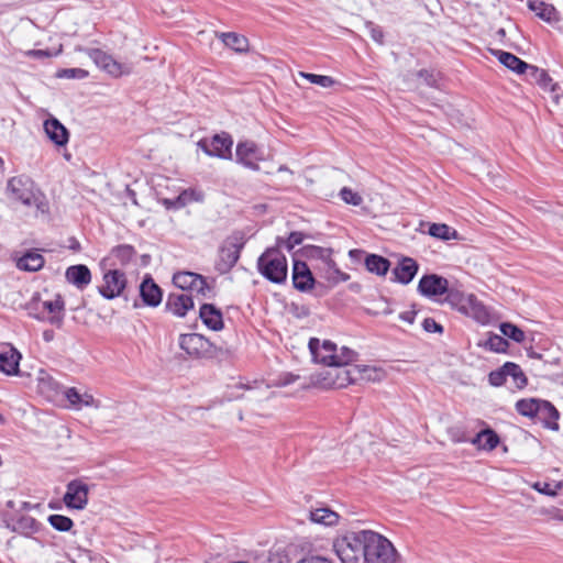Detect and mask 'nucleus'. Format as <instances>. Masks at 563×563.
Wrapping results in <instances>:
<instances>
[{
    "instance_id": "nucleus-1",
    "label": "nucleus",
    "mask_w": 563,
    "mask_h": 563,
    "mask_svg": "<svg viewBox=\"0 0 563 563\" xmlns=\"http://www.w3.org/2000/svg\"><path fill=\"white\" fill-rule=\"evenodd\" d=\"M355 358V352L324 340L319 352V389L343 388L354 383L353 372L346 366Z\"/></svg>"
},
{
    "instance_id": "nucleus-2",
    "label": "nucleus",
    "mask_w": 563,
    "mask_h": 563,
    "mask_svg": "<svg viewBox=\"0 0 563 563\" xmlns=\"http://www.w3.org/2000/svg\"><path fill=\"white\" fill-rule=\"evenodd\" d=\"M368 530L349 532L341 539H334L333 551L342 563H358L364 558Z\"/></svg>"
},
{
    "instance_id": "nucleus-3",
    "label": "nucleus",
    "mask_w": 563,
    "mask_h": 563,
    "mask_svg": "<svg viewBox=\"0 0 563 563\" xmlns=\"http://www.w3.org/2000/svg\"><path fill=\"white\" fill-rule=\"evenodd\" d=\"M258 272L269 282L282 284L287 278V260L279 247L267 249L257 260Z\"/></svg>"
},
{
    "instance_id": "nucleus-4",
    "label": "nucleus",
    "mask_w": 563,
    "mask_h": 563,
    "mask_svg": "<svg viewBox=\"0 0 563 563\" xmlns=\"http://www.w3.org/2000/svg\"><path fill=\"white\" fill-rule=\"evenodd\" d=\"M364 560L366 563H395L397 551L389 540L372 530L367 532Z\"/></svg>"
},
{
    "instance_id": "nucleus-5",
    "label": "nucleus",
    "mask_w": 563,
    "mask_h": 563,
    "mask_svg": "<svg viewBox=\"0 0 563 563\" xmlns=\"http://www.w3.org/2000/svg\"><path fill=\"white\" fill-rule=\"evenodd\" d=\"M5 194L13 202L31 207L38 201V190L34 181L25 175L11 177L7 181Z\"/></svg>"
},
{
    "instance_id": "nucleus-6",
    "label": "nucleus",
    "mask_w": 563,
    "mask_h": 563,
    "mask_svg": "<svg viewBox=\"0 0 563 563\" xmlns=\"http://www.w3.org/2000/svg\"><path fill=\"white\" fill-rule=\"evenodd\" d=\"M179 346L189 356L196 358H213L218 354V347L199 333L181 334Z\"/></svg>"
},
{
    "instance_id": "nucleus-7",
    "label": "nucleus",
    "mask_w": 563,
    "mask_h": 563,
    "mask_svg": "<svg viewBox=\"0 0 563 563\" xmlns=\"http://www.w3.org/2000/svg\"><path fill=\"white\" fill-rule=\"evenodd\" d=\"M243 246L242 236L238 234L229 236L219 249L216 271L220 274L229 273L239 261Z\"/></svg>"
},
{
    "instance_id": "nucleus-8",
    "label": "nucleus",
    "mask_w": 563,
    "mask_h": 563,
    "mask_svg": "<svg viewBox=\"0 0 563 563\" xmlns=\"http://www.w3.org/2000/svg\"><path fill=\"white\" fill-rule=\"evenodd\" d=\"M85 52L92 59L98 68L110 76L118 78L132 73V65L117 62L111 55L99 48H87Z\"/></svg>"
},
{
    "instance_id": "nucleus-9",
    "label": "nucleus",
    "mask_w": 563,
    "mask_h": 563,
    "mask_svg": "<svg viewBox=\"0 0 563 563\" xmlns=\"http://www.w3.org/2000/svg\"><path fill=\"white\" fill-rule=\"evenodd\" d=\"M102 279L103 283L98 287V291L108 300L120 297L128 283L125 273L117 268L104 269Z\"/></svg>"
},
{
    "instance_id": "nucleus-10",
    "label": "nucleus",
    "mask_w": 563,
    "mask_h": 563,
    "mask_svg": "<svg viewBox=\"0 0 563 563\" xmlns=\"http://www.w3.org/2000/svg\"><path fill=\"white\" fill-rule=\"evenodd\" d=\"M233 141L227 133L216 134L212 139H202L198 146L209 156L229 158Z\"/></svg>"
},
{
    "instance_id": "nucleus-11",
    "label": "nucleus",
    "mask_w": 563,
    "mask_h": 563,
    "mask_svg": "<svg viewBox=\"0 0 563 563\" xmlns=\"http://www.w3.org/2000/svg\"><path fill=\"white\" fill-rule=\"evenodd\" d=\"M42 312L33 314L40 321H47L57 328H60L64 322L65 302L60 295H56L54 300H45L41 302Z\"/></svg>"
},
{
    "instance_id": "nucleus-12",
    "label": "nucleus",
    "mask_w": 563,
    "mask_h": 563,
    "mask_svg": "<svg viewBox=\"0 0 563 563\" xmlns=\"http://www.w3.org/2000/svg\"><path fill=\"white\" fill-rule=\"evenodd\" d=\"M89 487L80 479H74L67 484L64 503L68 508L84 509L88 504Z\"/></svg>"
},
{
    "instance_id": "nucleus-13",
    "label": "nucleus",
    "mask_w": 563,
    "mask_h": 563,
    "mask_svg": "<svg viewBox=\"0 0 563 563\" xmlns=\"http://www.w3.org/2000/svg\"><path fill=\"white\" fill-rule=\"evenodd\" d=\"M333 247L331 245L320 246L319 245V258L325 264L322 277L328 280L329 286H334L340 282H346L350 279V275L340 271L335 263L331 260Z\"/></svg>"
},
{
    "instance_id": "nucleus-14",
    "label": "nucleus",
    "mask_w": 563,
    "mask_h": 563,
    "mask_svg": "<svg viewBox=\"0 0 563 563\" xmlns=\"http://www.w3.org/2000/svg\"><path fill=\"white\" fill-rule=\"evenodd\" d=\"M235 155L238 163L253 170L258 169V162L263 159V153L256 144L251 141L239 143Z\"/></svg>"
},
{
    "instance_id": "nucleus-15",
    "label": "nucleus",
    "mask_w": 563,
    "mask_h": 563,
    "mask_svg": "<svg viewBox=\"0 0 563 563\" xmlns=\"http://www.w3.org/2000/svg\"><path fill=\"white\" fill-rule=\"evenodd\" d=\"M448 279L435 275H424L420 278L418 284V291L426 297H437L444 295L448 291Z\"/></svg>"
},
{
    "instance_id": "nucleus-16",
    "label": "nucleus",
    "mask_w": 563,
    "mask_h": 563,
    "mask_svg": "<svg viewBox=\"0 0 563 563\" xmlns=\"http://www.w3.org/2000/svg\"><path fill=\"white\" fill-rule=\"evenodd\" d=\"M20 352L9 343L0 344V371L5 375H19Z\"/></svg>"
},
{
    "instance_id": "nucleus-17",
    "label": "nucleus",
    "mask_w": 563,
    "mask_h": 563,
    "mask_svg": "<svg viewBox=\"0 0 563 563\" xmlns=\"http://www.w3.org/2000/svg\"><path fill=\"white\" fill-rule=\"evenodd\" d=\"M165 307L174 316L183 318L194 308V300L185 292H172L166 299Z\"/></svg>"
},
{
    "instance_id": "nucleus-18",
    "label": "nucleus",
    "mask_w": 563,
    "mask_h": 563,
    "mask_svg": "<svg viewBox=\"0 0 563 563\" xmlns=\"http://www.w3.org/2000/svg\"><path fill=\"white\" fill-rule=\"evenodd\" d=\"M199 318L202 323L212 331H220L224 327L221 310L212 303L201 305L199 309Z\"/></svg>"
},
{
    "instance_id": "nucleus-19",
    "label": "nucleus",
    "mask_w": 563,
    "mask_h": 563,
    "mask_svg": "<svg viewBox=\"0 0 563 563\" xmlns=\"http://www.w3.org/2000/svg\"><path fill=\"white\" fill-rule=\"evenodd\" d=\"M292 284L296 289L301 291L312 288L314 278L306 263L295 261L292 267Z\"/></svg>"
},
{
    "instance_id": "nucleus-20",
    "label": "nucleus",
    "mask_w": 563,
    "mask_h": 563,
    "mask_svg": "<svg viewBox=\"0 0 563 563\" xmlns=\"http://www.w3.org/2000/svg\"><path fill=\"white\" fill-rule=\"evenodd\" d=\"M65 278L68 283L82 290L91 283V273L86 265H73L66 269Z\"/></svg>"
},
{
    "instance_id": "nucleus-21",
    "label": "nucleus",
    "mask_w": 563,
    "mask_h": 563,
    "mask_svg": "<svg viewBox=\"0 0 563 563\" xmlns=\"http://www.w3.org/2000/svg\"><path fill=\"white\" fill-rule=\"evenodd\" d=\"M64 395L66 399L69 401L70 406L77 410H80L82 407H100V401L96 400L91 394H80L78 389L75 387L66 388Z\"/></svg>"
},
{
    "instance_id": "nucleus-22",
    "label": "nucleus",
    "mask_w": 563,
    "mask_h": 563,
    "mask_svg": "<svg viewBox=\"0 0 563 563\" xmlns=\"http://www.w3.org/2000/svg\"><path fill=\"white\" fill-rule=\"evenodd\" d=\"M44 131L47 137L58 146H63L68 142L67 129L56 119L49 118L44 122Z\"/></svg>"
},
{
    "instance_id": "nucleus-23",
    "label": "nucleus",
    "mask_w": 563,
    "mask_h": 563,
    "mask_svg": "<svg viewBox=\"0 0 563 563\" xmlns=\"http://www.w3.org/2000/svg\"><path fill=\"white\" fill-rule=\"evenodd\" d=\"M418 272V264L411 257H404L394 268L395 280L404 285L409 284Z\"/></svg>"
},
{
    "instance_id": "nucleus-24",
    "label": "nucleus",
    "mask_w": 563,
    "mask_h": 563,
    "mask_svg": "<svg viewBox=\"0 0 563 563\" xmlns=\"http://www.w3.org/2000/svg\"><path fill=\"white\" fill-rule=\"evenodd\" d=\"M560 418V413L558 409L548 400H541L537 419L543 423V426L551 430H558L559 423L558 420Z\"/></svg>"
},
{
    "instance_id": "nucleus-25",
    "label": "nucleus",
    "mask_w": 563,
    "mask_h": 563,
    "mask_svg": "<svg viewBox=\"0 0 563 563\" xmlns=\"http://www.w3.org/2000/svg\"><path fill=\"white\" fill-rule=\"evenodd\" d=\"M140 295L143 302L156 307L162 301V290L151 277L145 278L140 285Z\"/></svg>"
},
{
    "instance_id": "nucleus-26",
    "label": "nucleus",
    "mask_w": 563,
    "mask_h": 563,
    "mask_svg": "<svg viewBox=\"0 0 563 563\" xmlns=\"http://www.w3.org/2000/svg\"><path fill=\"white\" fill-rule=\"evenodd\" d=\"M494 55L497 57L500 64L518 75H526L528 68L530 67V64L526 63L509 52L495 51Z\"/></svg>"
},
{
    "instance_id": "nucleus-27",
    "label": "nucleus",
    "mask_w": 563,
    "mask_h": 563,
    "mask_svg": "<svg viewBox=\"0 0 563 563\" xmlns=\"http://www.w3.org/2000/svg\"><path fill=\"white\" fill-rule=\"evenodd\" d=\"M44 257L36 251H30L16 261V267L21 271L37 272L44 266Z\"/></svg>"
},
{
    "instance_id": "nucleus-28",
    "label": "nucleus",
    "mask_w": 563,
    "mask_h": 563,
    "mask_svg": "<svg viewBox=\"0 0 563 563\" xmlns=\"http://www.w3.org/2000/svg\"><path fill=\"white\" fill-rule=\"evenodd\" d=\"M219 38L225 46L234 49L238 53H244L249 49V41L245 36L234 32L220 33Z\"/></svg>"
},
{
    "instance_id": "nucleus-29",
    "label": "nucleus",
    "mask_w": 563,
    "mask_h": 563,
    "mask_svg": "<svg viewBox=\"0 0 563 563\" xmlns=\"http://www.w3.org/2000/svg\"><path fill=\"white\" fill-rule=\"evenodd\" d=\"M351 371L353 372L355 380L364 379L367 382H380L386 375L383 369L373 366H354Z\"/></svg>"
},
{
    "instance_id": "nucleus-30",
    "label": "nucleus",
    "mask_w": 563,
    "mask_h": 563,
    "mask_svg": "<svg viewBox=\"0 0 563 563\" xmlns=\"http://www.w3.org/2000/svg\"><path fill=\"white\" fill-rule=\"evenodd\" d=\"M341 516L327 505L319 504V529L321 527L334 529L340 523Z\"/></svg>"
},
{
    "instance_id": "nucleus-31",
    "label": "nucleus",
    "mask_w": 563,
    "mask_h": 563,
    "mask_svg": "<svg viewBox=\"0 0 563 563\" xmlns=\"http://www.w3.org/2000/svg\"><path fill=\"white\" fill-rule=\"evenodd\" d=\"M526 78L531 82H536L540 85L544 89H550L552 91V86L554 85L552 78L548 75L544 69H540L537 66L530 65L526 73Z\"/></svg>"
},
{
    "instance_id": "nucleus-32",
    "label": "nucleus",
    "mask_w": 563,
    "mask_h": 563,
    "mask_svg": "<svg viewBox=\"0 0 563 563\" xmlns=\"http://www.w3.org/2000/svg\"><path fill=\"white\" fill-rule=\"evenodd\" d=\"M365 266L371 273L383 276L387 274L390 263L387 258L380 255L369 254L365 257Z\"/></svg>"
},
{
    "instance_id": "nucleus-33",
    "label": "nucleus",
    "mask_w": 563,
    "mask_h": 563,
    "mask_svg": "<svg viewBox=\"0 0 563 563\" xmlns=\"http://www.w3.org/2000/svg\"><path fill=\"white\" fill-rule=\"evenodd\" d=\"M472 443L476 444L479 449L490 451L498 445L499 438L493 430L486 429L477 433Z\"/></svg>"
},
{
    "instance_id": "nucleus-34",
    "label": "nucleus",
    "mask_w": 563,
    "mask_h": 563,
    "mask_svg": "<svg viewBox=\"0 0 563 563\" xmlns=\"http://www.w3.org/2000/svg\"><path fill=\"white\" fill-rule=\"evenodd\" d=\"M428 233L437 239H440L442 241H449L457 239V232L450 225L445 223H432L429 227Z\"/></svg>"
},
{
    "instance_id": "nucleus-35",
    "label": "nucleus",
    "mask_w": 563,
    "mask_h": 563,
    "mask_svg": "<svg viewBox=\"0 0 563 563\" xmlns=\"http://www.w3.org/2000/svg\"><path fill=\"white\" fill-rule=\"evenodd\" d=\"M541 400L542 399H538V398L520 399L516 402V410L525 417L537 419V413H538V409H539Z\"/></svg>"
},
{
    "instance_id": "nucleus-36",
    "label": "nucleus",
    "mask_w": 563,
    "mask_h": 563,
    "mask_svg": "<svg viewBox=\"0 0 563 563\" xmlns=\"http://www.w3.org/2000/svg\"><path fill=\"white\" fill-rule=\"evenodd\" d=\"M134 255L135 250L129 244L118 245L111 251V258L114 260V265H126L131 262Z\"/></svg>"
},
{
    "instance_id": "nucleus-37",
    "label": "nucleus",
    "mask_w": 563,
    "mask_h": 563,
    "mask_svg": "<svg viewBox=\"0 0 563 563\" xmlns=\"http://www.w3.org/2000/svg\"><path fill=\"white\" fill-rule=\"evenodd\" d=\"M528 7L531 11L536 12V14L544 21H551L555 13V9L553 8V5L540 0H529Z\"/></svg>"
},
{
    "instance_id": "nucleus-38",
    "label": "nucleus",
    "mask_w": 563,
    "mask_h": 563,
    "mask_svg": "<svg viewBox=\"0 0 563 563\" xmlns=\"http://www.w3.org/2000/svg\"><path fill=\"white\" fill-rule=\"evenodd\" d=\"M505 369H508L507 376L511 377L515 387H517L519 389L526 387L528 380H527L525 373L522 372V369L520 368V366L518 364L512 363V362H507V363H505Z\"/></svg>"
},
{
    "instance_id": "nucleus-39",
    "label": "nucleus",
    "mask_w": 563,
    "mask_h": 563,
    "mask_svg": "<svg viewBox=\"0 0 563 563\" xmlns=\"http://www.w3.org/2000/svg\"><path fill=\"white\" fill-rule=\"evenodd\" d=\"M37 529H38L37 521L30 516H23V517L19 518L13 526L14 531H18L24 536H30V534L36 532Z\"/></svg>"
},
{
    "instance_id": "nucleus-40",
    "label": "nucleus",
    "mask_w": 563,
    "mask_h": 563,
    "mask_svg": "<svg viewBox=\"0 0 563 563\" xmlns=\"http://www.w3.org/2000/svg\"><path fill=\"white\" fill-rule=\"evenodd\" d=\"M483 346L492 352L501 353L506 352L507 347L509 346V343L504 336L495 333H489L488 338L483 343Z\"/></svg>"
},
{
    "instance_id": "nucleus-41",
    "label": "nucleus",
    "mask_w": 563,
    "mask_h": 563,
    "mask_svg": "<svg viewBox=\"0 0 563 563\" xmlns=\"http://www.w3.org/2000/svg\"><path fill=\"white\" fill-rule=\"evenodd\" d=\"M198 274L194 272H178L173 276V283L176 287L184 290H189L192 283L197 279Z\"/></svg>"
},
{
    "instance_id": "nucleus-42",
    "label": "nucleus",
    "mask_w": 563,
    "mask_h": 563,
    "mask_svg": "<svg viewBox=\"0 0 563 563\" xmlns=\"http://www.w3.org/2000/svg\"><path fill=\"white\" fill-rule=\"evenodd\" d=\"M499 330L504 336H507L517 343H521L526 339L525 332L520 328L510 322L500 323Z\"/></svg>"
},
{
    "instance_id": "nucleus-43",
    "label": "nucleus",
    "mask_w": 563,
    "mask_h": 563,
    "mask_svg": "<svg viewBox=\"0 0 563 563\" xmlns=\"http://www.w3.org/2000/svg\"><path fill=\"white\" fill-rule=\"evenodd\" d=\"M189 291L195 292L203 298H210L212 287L209 285L206 277L198 274L197 279L192 283Z\"/></svg>"
},
{
    "instance_id": "nucleus-44",
    "label": "nucleus",
    "mask_w": 563,
    "mask_h": 563,
    "mask_svg": "<svg viewBox=\"0 0 563 563\" xmlns=\"http://www.w3.org/2000/svg\"><path fill=\"white\" fill-rule=\"evenodd\" d=\"M48 522L54 529L62 532L69 531L74 526L73 520L63 515H51Z\"/></svg>"
},
{
    "instance_id": "nucleus-45",
    "label": "nucleus",
    "mask_w": 563,
    "mask_h": 563,
    "mask_svg": "<svg viewBox=\"0 0 563 563\" xmlns=\"http://www.w3.org/2000/svg\"><path fill=\"white\" fill-rule=\"evenodd\" d=\"M340 197L342 200L352 206H360L363 202V198L358 192L353 191L351 188L343 187L340 190Z\"/></svg>"
},
{
    "instance_id": "nucleus-46",
    "label": "nucleus",
    "mask_w": 563,
    "mask_h": 563,
    "mask_svg": "<svg viewBox=\"0 0 563 563\" xmlns=\"http://www.w3.org/2000/svg\"><path fill=\"white\" fill-rule=\"evenodd\" d=\"M416 76L423 79L427 86L439 88V73H435L434 70L421 69L416 73Z\"/></svg>"
},
{
    "instance_id": "nucleus-47",
    "label": "nucleus",
    "mask_w": 563,
    "mask_h": 563,
    "mask_svg": "<svg viewBox=\"0 0 563 563\" xmlns=\"http://www.w3.org/2000/svg\"><path fill=\"white\" fill-rule=\"evenodd\" d=\"M89 73L82 68H64L57 73V77L67 79H85Z\"/></svg>"
},
{
    "instance_id": "nucleus-48",
    "label": "nucleus",
    "mask_w": 563,
    "mask_h": 563,
    "mask_svg": "<svg viewBox=\"0 0 563 563\" xmlns=\"http://www.w3.org/2000/svg\"><path fill=\"white\" fill-rule=\"evenodd\" d=\"M507 371L508 369H505V364H504L500 368L490 372L488 375L489 384L494 387L503 386L506 383L507 377H508Z\"/></svg>"
},
{
    "instance_id": "nucleus-49",
    "label": "nucleus",
    "mask_w": 563,
    "mask_h": 563,
    "mask_svg": "<svg viewBox=\"0 0 563 563\" xmlns=\"http://www.w3.org/2000/svg\"><path fill=\"white\" fill-rule=\"evenodd\" d=\"M302 242V234L300 232H292L288 236L287 240L278 239L277 247H285L288 251H291L296 245H299Z\"/></svg>"
},
{
    "instance_id": "nucleus-50",
    "label": "nucleus",
    "mask_w": 563,
    "mask_h": 563,
    "mask_svg": "<svg viewBox=\"0 0 563 563\" xmlns=\"http://www.w3.org/2000/svg\"><path fill=\"white\" fill-rule=\"evenodd\" d=\"M445 294L448 302H450L453 306L461 305L462 307H464L465 296L462 292H460L459 290L450 289L448 287V291Z\"/></svg>"
},
{
    "instance_id": "nucleus-51",
    "label": "nucleus",
    "mask_w": 563,
    "mask_h": 563,
    "mask_svg": "<svg viewBox=\"0 0 563 563\" xmlns=\"http://www.w3.org/2000/svg\"><path fill=\"white\" fill-rule=\"evenodd\" d=\"M365 27L367 29L371 37L378 44H383L384 42V33L383 30L373 22H366Z\"/></svg>"
},
{
    "instance_id": "nucleus-52",
    "label": "nucleus",
    "mask_w": 563,
    "mask_h": 563,
    "mask_svg": "<svg viewBox=\"0 0 563 563\" xmlns=\"http://www.w3.org/2000/svg\"><path fill=\"white\" fill-rule=\"evenodd\" d=\"M422 328L426 332H429V333H434V332L442 333L443 332V327L441 324H439L432 318H426L422 322Z\"/></svg>"
},
{
    "instance_id": "nucleus-53",
    "label": "nucleus",
    "mask_w": 563,
    "mask_h": 563,
    "mask_svg": "<svg viewBox=\"0 0 563 563\" xmlns=\"http://www.w3.org/2000/svg\"><path fill=\"white\" fill-rule=\"evenodd\" d=\"M54 380L44 371H41L38 376V387L41 391L54 389Z\"/></svg>"
},
{
    "instance_id": "nucleus-54",
    "label": "nucleus",
    "mask_w": 563,
    "mask_h": 563,
    "mask_svg": "<svg viewBox=\"0 0 563 563\" xmlns=\"http://www.w3.org/2000/svg\"><path fill=\"white\" fill-rule=\"evenodd\" d=\"M300 375H295V374H291V373H285V374H282L278 379H277V383L276 385L277 386H287V385H290L292 384L294 382L300 379Z\"/></svg>"
},
{
    "instance_id": "nucleus-55",
    "label": "nucleus",
    "mask_w": 563,
    "mask_h": 563,
    "mask_svg": "<svg viewBox=\"0 0 563 563\" xmlns=\"http://www.w3.org/2000/svg\"><path fill=\"white\" fill-rule=\"evenodd\" d=\"M551 99L553 102L563 110V91H561L558 85L552 86Z\"/></svg>"
},
{
    "instance_id": "nucleus-56",
    "label": "nucleus",
    "mask_w": 563,
    "mask_h": 563,
    "mask_svg": "<svg viewBox=\"0 0 563 563\" xmlns=\"http://www.w3.org/2000/svg\"><path fill=\"white\" fill-rule=\"evenodd\" d=\"M335 85H340V84L338 81H335L332 77L319 75V87L330 88Z\"/></svg>"
},
{
    "instance_id": "nucleus-57",
    "label": "nucleus",
    "mask_w": 563,
    "mask_h": 563,
    "mask_svg": "<svg viewBox=\"0 0 563 563\" xmlns=\"http://www.w3.org/2000/svg\"><path fill=\"white\" fill-rule=\"evenodd\" d=\"M288 562L289 561H288L287 556L279 552L272 553L268 556V563H288Z\"/></svg>"
},
{
    "instance_id": "nucleus-58",
    "label": "nucleus",
    "mask_w": 563,
    "mask_h": 563,
    "mask_svg": "<svg viewBox=\"0 0 563 563\" xmlns=\"http://www.w3.org/2000/svg\"><path fill=\"white\" fill-rule=\"evenodd\" d=\"M416 314L417 312L415 310L405 311L399 314V319L412 324L415 322Z\"/></svg>"
},
{
    "instance_id": "nucleus-59",
    "label": "nucleus",
    "mask_w": 563,
    "mask_h": 563,
    "mask_svg": "<svg viewBox=\"0 0 563 563\" xmlns=\"http://www.w3.org/2000/svg\"><path fill=\"white\" fill-rule=\"evenodd\" d=\"M29 56L37 57V58H44L49 57L52 54L46 49H32L27 52Z\"/></svg>"
},
{
    "instance_id": "nucleus-60",
    "label": "nucleus",
    "mask_w": 563,
    "mask_h": 563,
    "mask_svg": "<svg viewBox=\"0 0 563 563\" xmlns=\"http://www.w3.org/2000/svg\"><path fill=\"white\" fill-rule=\"evenodd\" d=\"M308 346L311 353L312 361L317 362V338H311L309 340Z\"/></svg>"
},
{
    "instance_id": "nucleus-61",
    "label": "nucleus",
    "mask_w": 563,
    "mask_h": 563,
    "mask_svg": "<svg viewBox=\"0 0 563 563\" xmlns=\"http://www.w3.org/2000/svg\"><path fill=\"white\" fill-rule=\"evenodd\" d=\"M299 76L309 79L312 84H317V74L299 71Z\"/></svg>"
},
{
    "instance_id": "nucleus-62",
    "label": "nucleus",
    "mask_w": 563,
    "mask_h": 563,
    "mask_svg": "<svg viewBox=\"0 0 563 563\" xmlns=\"http://www.w3.org/2000/svg\"><path fill=\"white\" fill-rule=\"evenodd\" d=\"M43 339L46 341V342H51L53 339H54V331L53 330H45L43 332Z\"/></svg>"
},
{
    "instance_id": "nucleus-63",
    "label": "nucleus",
    "mask_w": 563,
    "mask_h": 563,
    "mask_svg": "<svg viewBox=\"0 0 563 563\" xmlns=\"http://www.w3.org/2000/svg\"><path fill=\"white\" fill-rule=\"evenodd\" d=\"M394 309L390 307L388 302H385V307L380 310L382 314H391Z\"/></svg>"
},
{
    "instance_id": "nucleus-64",
    "label": "nucleus",
    "mask_w": 563,
    "mask_h": 563,
    "mask_svg": "<svg viewBox=\"0 0 563 563\" xmlns=\"http://www.w3.org/2000/svg\"><path fill=\"white\" fill-rule=\"evenodd\" d=\"M363 254L362 251L360 250H351L349 252V255L352 257V258H355V260H358L361 257V255Z\"/></svg>"
}]
</instances>
